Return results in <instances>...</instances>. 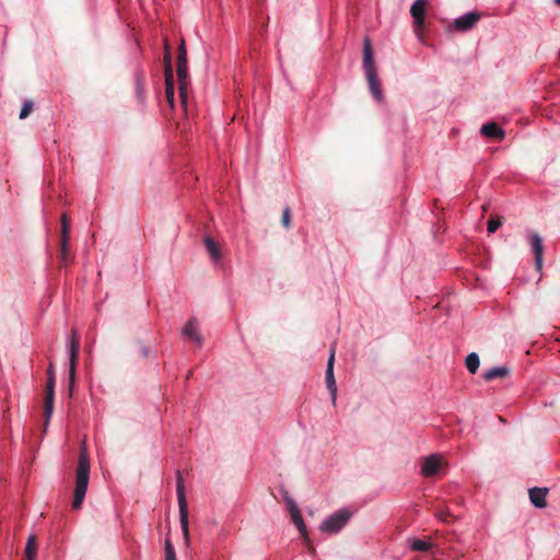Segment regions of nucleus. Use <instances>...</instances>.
Here are the masks:
<instances>
[{
  "instance_id": "21",
  "label": "nucleus",
  "mask_w": 560,
  "mask_h": 560,
  "mask_svg": "<svg viewBox=\"0 0 560 560\" xmlns=\"http://www.w3.org/2000/svg\"><path fill=\"white\" fill-rule=\"evenodd\" d=\"M509 372V369L505 366H495L485 372L483 378L486 381H492L498 377H505Z\"/></svg>"
},
{
  "instance_id": "11",
  "label": "nucleus",
  "mask_w": 560,
  "mask_h": 560,
  "mask_svg": "<svg viewBox=\"0 0 560 560\" xmlns=\"http://www.w3.org/2000/svg\"><path fill=\"white\" fill-rule=\"evenodd\" d=\"M165 48V56H164V62H165V83H166V98L171 106H173L174 103V86L172 82V62H171V54H170V46L165 42L164 45Z\"/></svg>"
},
{
  "instance_id": "27",
  "label": "nucleus",
  "mask_w": 560,
  "mask_h": 560,
  "mask_svg": "<svg viewBox=\"0 0 560 560\" xmlns=\"http://www.w3.org/2000/svg\"><path fill=\"white\" fill-rule=\"evenodd\" d=\"M165 560H176L175 549L170 540L165 542Z\"/></svg>"
},
{
  "instance_id": "14",
  "label": "nucleus",
  "mask_w": 560,
  "mask_h": 560,
  "mask_svg": "<svg viewBox=\"0 0 560 560\" xmlns=\"http://www.w3.org/2000/svg\"><path fill=\"white\" fill-rule=\"evenodd\" d=\"M528 240L532 245V249L535 255V265L538 270L542 267V254H544V246H542V240L539 236V234L532 232L528 235Z\"/></svg>"
},
{
  "instance_id": "19",
  "label": "nucleus",
  "mask_w": 560,
  "mask_h": 560,
  "mask_svg": "<svg viewBox=\"0 0 560 560\" xmlns=\"http://www.w3.org/2000/svg\"><path fill=\"white\" fill-rule=\"evenodd\" d=\"M24 553H25V560H36L37 542H36V537L34 535H31L27 538Z\"/></svg>"
},
{
  "instance_id": "25",
  "label": "nucleus",
  "mask_w": 560,
  "mask_h": 560,
  "mask_svg": "<svg viewBox=\"0 0 560 560\" xmlns=\"http://www.w3.org/2000/svg\"><path fill=\"white\" fill-rule=\"evenodd\" d=\"M32 109H33V102L25 101L21 108V112H20V119H25L30 115Z\"/></svg>"
},
{
  "instance_id": "26",
  "label": "nucleus",
  "mask_w": 560,
  "mask_h": 560,
  "mask_svg": "<svg viewBox=\"0 0 560 560\" xmlns=\"http://www.w3.org/2000/svg\"><path fill=\"white\" fill-rule=\"evenodd\" d=\"M502 222L498 218L491 217L488 221L487 229L489 233H494L500 226Z\"/></svg>"
},
{
  "instance_id": "7",
  "label": "nucleus",
  "mask_w": 560,
  "mask_h": 560,
  "mask_svg": "<svg viewBox=\"0 0 560 560\" xmlns=\"http://www.w3.org/2000/svg\"><path fill=\"white\" fill-rule=\"evenodd\" d=\"M284 500H285L289 513L291 515L292 522L299 529V532L302 535V537L304 538V540L308 541V534L306 530V525L303 521L302 514H301L295 501L288 494L285 495Z\"/></svg>"
},
{
  "instance_id": "6",
  "label": "nucleus",
  "mask_w": 560,
  "mask_h": 560,
  "mask_svg": "<svg viewBox=\"0 0 560 560\" xmlns=\"http://www.w3.org/2000/svg\"><path fill=\"white\" fill-rule=\"evenodd\" d=\"M444 465H446V462L442 455L432 454L422 459L421 474L425 478L436 476Z\"/></svg>"
},
{
  "instance_id": "20",
  "label": "nucleus",
  "mask_w": 560,
  "mask_h": 560,
  "mask_svg": "<svg viewBox=\"0 0 560 560\" xmlns=\"http://www.w3.org/2000/svg\"><path fill=\"white\" fill-rule=\"evenodd\" d=\"M205 245L208 254L212 258L213 261H219L221 259V252L219 246L215 244V242L211 237L205 238Z\"/></svg>"
},
{
  "instance_id": "3",
  "label": "nucleus",
  "mask_w": 560,
  "mask_h": 560,
  "mask_svg": "<svg viewBox=\"0 0 560 560\" xmlns=\"http://www.w3.org/2000/svg\"><path fill=\"white\" fill-rule=\"evenodd\" d=\"M352 517V512L347 509H340L327 516L319 525V529L326 534L339 533Z\"/></svg>"
},
{
  "instance_id": "2",
  "label": "nucleus",
  "mask_w": 560,
  "mask_h": 560,
  "mask_svg": "<svg viewBox=\"0 0 560 560\" xmlns=\"http://www.w3.org/2000/svg\"><path fill=\"white\" fill-rule=\"evenodd\" d=\"M363 69L368 80L369 89L373 95V97L381 102L383 100L381 83L377 79V71L375 67V61L373 58L372 46L369 38L364 39L363 47Z\"/></svg>"
},
{
  "instance_id": "18",
  "label": "nucleus",
  "mask_w": 560,
  "mask_h": 560,
  "mask_svg": "<svg viewBox=\"0 0 560 560\" xmlns=\"http://www.w3.org/2000/svg\"><path fill=\"white\" fill-rule=\"evenodd\" d=\"M408 545L413 551H428L432 548V542L430 540L419 538H409Z\"/></svg>"
},
{
  "instance_id": "4",
  "label": "nucleus",
  "mask_w": 560,
  "mask_h": 560,
  "mask_svg": "<svg viewBox=\"0 0 560 560\" xmlns=\"http://www.w3.org/2000/svg\"><path fill=\"white\" fill-rule=\"evenodd\" d=\"M176 492H177V501L179 508L180 515V526L184 532L185 537H188V511H187V502L185 497V487L182 474L177 471V480H176Z\"/></svg>"
},
{
  "instance_id": "30",
  "label": "nucleus",
  "mask_w": 560,
  "mask_h": 560,
  "mask_svg": "<svg viewBox=\"0 0 560 560\" xmlns=\"http://www.w3.org/2000/svg\"><path fill=\"white\" fill-rule=\"evenodd\" d=\"M556 3H557L558 5H560V0H556Z\"/></svg>"
},
{
  "instance_id": "17",
  "label": "nucleus",
  "mask_w": 560,
  "mask_h": 560,
  "mask_svg": "<svg viewBox=\"0 0 560 560\" xmlns=\"http://www.w3.org/2000/svg\"><path fill=\"white\" fill-rule=\"evenodd\" d=\"M546 495H547V489H545V488H533L529 490L530 502L536 508H545L546 506Z\"/></svg>"
},
{
  "instance_id": "28",
  "label": "nucleus",
  "mask_w": 560,
  "mask_h": 560,
  "mask_svg": "<svg viewBox=\"0 0 560 560\" xmlns=\"http://www.w3.org/2000/svg\"><path fill=\"white\" fill-rule=\"evenodd\" d=\"M177 62H187L185 43L182 40L178 49Z\"/></svg>"
},
{
  "instance_id": "5",
  "label": "nucleus",
  "mask_w": 560,
  "mask_h": 560,
  "mask_svg": "<svg viewBox=\"0 0 560 560\" xmlns=\"http://www.w3.org/2000/svg\"><path fill=\"white\" fill-rule=\"evenodd\" d=\"M78 352H79V337L77 331L73 330L71 337L68 340V353H69V387L72 390L75 378V370L78 362Z\"/></svg>"
},
{
  "instance_id": "23",
  "label": "nucleus",
  "mask_w": 560,
  "mask_h": 560,
  "mask_svg": "<svg viewBox=\"0 0 560 560\" xmlns=\"http://www.w3.org/2000/svg\"><path fill=\"white\" fill-rule=\"evenodd\" d=\"M68 243H69V240H61V241H60V255H59V258H60V261H61L63 265H67L68 259H69V247H68Z\"/></svg>"
},
{
  "instance_id": "8",
  "label": "nucleus",
  "mask_w": 560,
  "mask_h": 560,
  "mask_svg": "<svg viewBox=\"0 0 560 560\" xmlns=\"http://www.w3.org/2000/svg\"><path fill=\"white\" fill-rule=\"evenodd\" d=\"M54 396H55V374L52 368L50 366L48 372V380L46 385V395L44 401V413L46 418V424L49 422V419L54 412Z\"/></svg>"
},
{
  "instance_id": "10",
  "label": "nucleus",
  "mask_w": 560,
  "mask_h": 560,
  "mask_svg": "<svg viewBox=\"0 0 560 560\" xmlns=\"http://www.w3.org/2000/svg\"><path fill=\"white\" fill-rule=\"evenodd\" d=\"M428 2V0H416L410 8V14L413 19V26L418 34L422 31L424 25Z\"/></svg>"
},
{
  "instance_id": "9",
  "label": "nucleus",
  "mask_w": 560,
  "mask_h": 560,
  "mask_svg": "<svg viewBox=\"0 0 560 560\" xmlns=\"http://www.w3.org/2000/svg\"><path fill=\"white\" fill-rule=\"evenodd\" d=\"M336 346L332 345L330 348V355L326 368V384L331 396L332 405H336L337 400V384L334 375V363H335Z\"/></svg>"
},
{
  "instance_id": "31",
  "label": "nucleus",
  "mask_w": 560,
  "mask_h": 560,
  "mask_svg": "<svg viewBox=\"0 0 560 560\" xmlns=\"http://www.w3.org/2000/svg\"><path fill=\"white\" fill-rule=\"evenodd\" d=\"M559 57H560V50H559Z\"/></svg>"
},
{
  "instance_id": "29",
  "label": "nucleus",
  "mask_w": 560,
  "mask_h": 560,
  "mask_svg": "<svg viewBox=\"0 0 560 560\" xmlns=\"http://www.w3.org/2000/svg\"><path fill=\"white\" fill-rule=\"evenodd\" d=\"M290 220H291V214H290V209L289 208H285L283 210V213H282V225L285 228V229H289L290 226Z\"/></svg>"
},
{
  "instance_id": "13",
  "label": "nucleus",
  "mask_w": 560,
  "mask_h": 560,
  "mask_svg": "<svg viewBox=\"0 0 560 560\" xmlns=\"http://www.w3.org/2000/svg\"><path fill=\"white\" fill-rule=\"evenodd\" d=\"M183 338L195 342L197 346L202 345V337L199 332V324L196 318H190L182 328Z\"/></svg>"
},
{
  "instance_id": "16",
  "label": "nucleus",
  "mask_w": 560,
  "mask_h": 560,
  "mask_svg": "<svg viewBox=\"0 0 560 560\" xmlns=\"http://www.w3.org/2000/svg\"><path fill=\"white\" fill-rule=\"evenodd\" d=\"M481 133L487 138H494L502 140L504 138V130L495 122H488L481 127Z\"/></svg>"
},
{
  "instance_id": "24",
  "label": "nucleus",
  "mask_w": 560,
  "mask_h": 560,
  "mask_svg": "<svg viewBox=\"0 0 560 560\" xmlns=\"http://www.w3.org/2000/svg\"><path fill=\"white\" fill-rule=\"evenodd\" d=\"M70 226L67 220V215L63 214L61 218V240H69Z\"/></svg>"
},
{
  "instance_id": "15",
  "label": "nucleus",
  "mask_w": 560,
  "mask_h": 560,
  "mask_svg": "<svg viewBox=\"0 0 560 560\" xmlns=\"http://www.w3.org/2000/svg\"><path fill=\"white\" fill-rule=\"evenodd\" d=\"M177 79L179 84V96L183 105H186L187 102V90H186V81H187V62H177Z\"/></svg>"
},
{
  "instance_id": "22",
  "label": "nucleus",
  "mask_w": 560,
  "mask_h": 560,
  "mask_svg": "<svg viewBox=\"0 0 560 560\" xmlns=\"http://www.w3.org/2000/svg\"><path fill=\"white\" fill-rule=\"evenodd\" d=\"M465 364H466L467 370L470 373H476L478 368H479V364H480L478 354L477 353H469L466 357Z\"/></svg>"
},
{
  "instance_id": "12",
  "label": "nucleus",
  "mask_w": 560,
  "mask_h": 560,
  "mask_svg": "<svg viewBox=\"0 0 560 560\" xmlns=\"http://www.w3.org/2000/svg\"><path fill=\"white\" fill-rule=\"evenodd\" d=\"M480 20L478 12H468L457 19L453 23V28L459 32H467L471 30Z\"/></svg>"
},
{
  "instance_id": "1",
  "label": "nucleus",
  "mask_w": 560,
  "mask_h": 560,
  "mask_svg": "<svg viewBox=\"0 0 560 560\" xmlns=\"http://www.w3.org/2000/svg\"><path fill=\"white\" fill-rule=\"evenodd\" d=\"M90 479V459L86 446L82 445L79 454L78 468L75 474V487L73 493L72 506L78 510L81 508L89 486Z\"/></svg>"
}]
</instances>
